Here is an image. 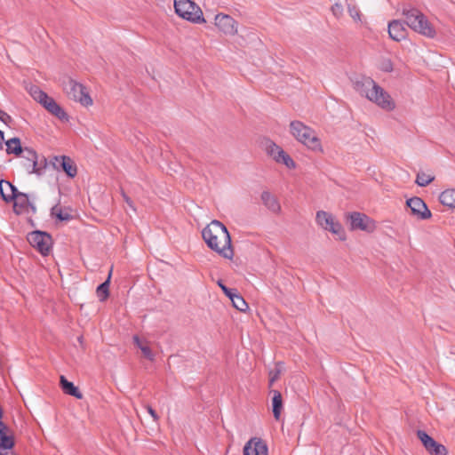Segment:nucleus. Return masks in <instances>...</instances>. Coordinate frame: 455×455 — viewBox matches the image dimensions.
<instances>
[{
    "label": "nucleus",
    "mask_w": 455,
    "mask_h": 455,
    "mask_svg": "<svg viewBox=\"0 0 455 455\" xmlns=\"http://www.w3.org/2000/svg\"><path fill=\"white\" fill-rule=\"evenodd\" d=\"M202 236L207 246L227 259H232L234 251L230 234L224 224L214 220L202 230Z\"/></svg>",
    "instance_id": "nucleus-1"
},
{
    "label": "nucleus",
    "mask_w": 455,
    "mask_h": 455,
    "mask_svg": "<svg viewBox=\"0 0 455 455\" xmlns=\"http://www.w3.org/2000/svg\"><path fill=\"white\" fill-rule=\"evenodd\" d=\"M355 86L369 100L374 102L382 109L386 111L395 109V103L390 94L371 77H363L360 81L355 83Z\"/></svg>",
    "instance_id": "nucleus-2"
},
{
    "label": "nucleus",
    "mask_w": 455,
    "mask_h": 455,
    "mask_svg": "<svg viewBox=\"0 0 455 455\" xmlns=\"http://www.w3.org/2000/svg\"><path fill=\"white\" fill-rule=\"evenodd\" d=\"M403 15L405 17V23L415 32L434 38L436 35L435 28L428 21L427 18L418 9L404 7Z\"/></svg>",
    "instance_id": "nucleus-3"
},
{
    "label": "nucleus",
    "mask_w": 455,
    "mask_h": 455,
    "mask_svg": "<svg viewBox=\"0 0 455 455\" xmlns=\"http://www.w3.org/2000/svg\"><path fill=\"white\" fill-rule=\"evenodd\" d=\"M293 137L308 149L315 152H323L322 143L316 132L300 121H292L290 124Z\"/></svg>",
    "instance_id": "nucleus-4"
},
{
    "label": "nucleus",
    "mask_w": 455,
    "mask_h": 455,
    "mask_svg": "<svg viewBox=\"0 0 455 455\" xmlns=\"http://www.w3.org/2000/svg\"><path fill=\"white\" fill-rule=\"evenodd\" d=\"M21 165L28 174L41 176L44 173L47 160L44 156L39 157L33 148L26 147L21 153Z\"/></svg>",
    "instance_id": "nucleus-5"
},
{
    "label": "nucleus",
    "mask_w": 455,
    "mask_h": 455,
    "mask_svg": "<svg viewBox=\"0 0 455 455\" xmlns=\"http://www.w3.org/2000/svg\"><path fill=\"white\" fill-rule=\"evenodd\" d=\"M29 94L31 97L40 103L49 113L55 116L59 119H66L67 114L62 109V108L46 92L42 91L38 86L32 85L30 86Z\"/></svg>",
    "instance_id": "nucleus-6"
},
{
    "label": "nucleus",
    "mask_w": 455,
    "mask_h": 455,
    "mask_svg": "<svg viewBox=\"0 0 455 455\" xmlns=\"http://www.w3.org/2000/svg\"><path fill=\"white\" fill-rule=\"evenodd\" d=\"M175 12L193 23L205 22L202 10L191 0H174Z\"/></svg>",
    "instance_id": "nucleus-7"
},
{
    "label": "nucleus",
    "mask_w": 455,
    "mask_h": 455,
    "mask_svg": "<svg viewBox=\"0 0 455 455\" xmlns=\"http://www.w3.org/2000/svg\"><path fill=\"white\" fill-rule=\"evenodd\" d=\"M315 221L323 229L338 235L339 240L344 241L346 239L342 225L336 220L331 213L325 211H318L316 212Z\"/></svg>",
    "instance_id": "nucleus-8"
},
{
    "label": "nucleus",
    "mask_w": 455,
    "mask_h": 455,
    "mask_svg": "<svg viewBox=\"0 0 455 455\" xmlns=\"http://www.w3.org/2000/svg\"><path fill=\"white\" fill-rule=\"evenodd\" d=\"M261 148L266 152V154L276 163L283 164L289 169L295 168L296 164L292 158L273 140L269 139H264L261 141Z\"/></svg>",
    "instance_id": "nucleus-9"
},
{
    "label": "nucleus",
    "mask_w": 455,
    "mask_h": 455,
    "mask_svg": "<svg viewBox=\"0 0 455 455\" xmlns=\"http://www.w3.org/2000/svg\"><path fill=\"white\" fill-rule=\"evenodd\" d=\"M64 90L70 99L81 103V105L84 107L92 105V100L83 84L70 79L66 84Z\"/></svg>",
    "instance_id": "nucleus-10"
},
{
    "label": "nucleus",
    "mask_w": 455,
    "mask_h": 455,
    "mask_svg": "<svg viewBox=\"0 0 455 455\" xmlns=\"http://www.w3.org/2000/svg\"><path fill=\"white\" fill-rule=\"evenodd\" d=\"M28 241L41 254L47 255L52 245L51 235L43 231L36 230L28 235Z\"/></svg>",
    "instance_id": "nucleus-11"
},
{
    "label": "nucleus",
    "mask_w": 455,
    "mask_h": 455,
    "mask_svg": "<svg viewBox=\"0 0 455 455\" xmlns=\"http://www.w3.org/2000/svg\"><path fill=\"white\" fill-rule=\"evenodd\" d=\"M346 217L352 230H362L371 233L375 229L374 221L364 213L353 212L347 213Z\"/></svg>",
    "instance_id": "nucleus-12"
},
{
    "label": "nucleus",
    "mask_w": 455,
    "mask_h": 455,
    "mask_svg": "<svg viewBox=\"0 0 455 455\" xmlns=\"http://www.w3.org/2000/svg\"><path fill=\"white\" fill-rule=\"evenodd\" d=\"M417 436L422 443L427 451L431 455H447L448 451L444 445L437 443L423 430L417 431Z\"/></svg>",
    "instance_id": "nucleus-13"
},
{
    "label": "nucleus",
    "mask_w": 455,
    "mask_h": 455,
    "mask_svg": "<svg viewBox=\"0 0 455 455\" xmlns=\"http://www.w3.org/2000/svg\"><path fill=\"white\" fill-rule=\"evenodd\" d=\"M406 204L411 213L419 220H427L432 215L425 202L418 196L408 199Z\"/></svg>",
    "instance_id": "nucleus-14"
},
{
    "label": "nucleus",
    "mask_w": 455,
    "mask_h": 455,
    "mask_svg": "<svg viewBox=\"0 0 455 455\" xmlns=\"http://www.w3.org/2000/svg\"><path fill=\"white\" fill-rule=\"evenodd\" d=\"M215 26L227 35H235L237 32V23L229 15L219 13L214 18Z\"/></svg>",
    "instance_id": "nucleus-15"
},
{
    "label": "nucleus",
    "mask_w": 455,
    "mask_h": 455,
    "mask_svg": "<svg viewBox=\"0 0 455 455\" xmlns=\"http://www.w3.org/2000/svg\"><path fill=\"white\" fill-rule=\"evenodd\" d=\"M52 164L55 169L59 170L60 167L65 173L70 177L74 178L76 175V167L73 163V160L66 156H54Z\"/></svg>",
    "instance_id": "nucleus-16"
},
{
    "label": "nucleus",
    "mask_w": 455,
    "mask_h": 455,
    "mask_svg": "<svg viewBox=\"0 0 455 455\" xmlns=\"http://www.w3.org/2000/svg\"><path fill=\"white\" fill-rule=\"evenodd\" d=\"M12 201L14 211L17 213L26 212L28 208H30L33 212H36V205L33 202L30 201L29 196L28 194L18 191L17 196H15Z\"/></svg>",
    "instance_id": "nucleus-17"
},
{
    "label": "nucleus",
    "mask_w": 455,
    "mask_h": 455,
    "mask_svg": "<svg viewBox=\"0 0 455 455\" xmlns=\"http://www.w3.org/2000/svg\"><path fill=\"white\" fill-rule=\"evenodd\" d=\"M244 455H267V444L260 439H251L243 448Z\"/></svg>",
    "instance_id": "nucleus-18"
},
{
    "label": "nucleus",
    "mask_w": 455,
    "mask_h": 455,
    "mask_svg": "<svg viewBox=\"0 0 455 455\" xmlns=\"http://www.w3.org/2000/svg\"><path fill=\"white\" fill-rule=\"evenodd\" d=\"M388 35L393 40L399 42L405 38L406 30L400 20H392L388 23Z\"/></svg>",
    "instance_id": "nucleus-19"
},
{
    "label": "nucleus",
    "mask_w": 455,
    "mask_h": 455,
    "mask_svg": "<svg viewBox=\"0 0 455 455\" xmlns=\"http://www.w3.org/2000/svg\"><path fill=\"white\" fill-rule=\"evenodd\" d=\"M17 188L10 181L5 180L0 181V195L4 202H12L15 196H17Z\"/></svg>",
    "instance_id": "nucleus-20"
},
{
    "label": "nucleus",
    "mask_w": 455,
    "mask_h": 455,
    "mask_svg": "<svg viewBox=\"0 0 455 455\" xmlns=\"http://www.w3.org/2000/svg\"><path fill=\"white\" fill-rule=\"evenodd\" d=\"M262 204L267 210L274 213H278L281 211V205L278 199L269 191L265 190L260 196Z\"/></svg>",
    "instance_id": "nucleus-21"
},
{
    "label": "nucleus",
    "mask_w": 455,
    "mask_h": 455,
    "mask_svg": "<svg viewBox=\"0 0 455 455\" xmlns=\"http://www.w3.org/2000/svg\"><path fill=\"white\" fill-rule=\"evenodd\" d=\"M60 384L65 394L72 395L77 399H81L83 397V395L78 388L64 376H60Z\"/></svg>",
    "instance_id": "nucleus-22"
},
{
    "label": "nucleus",
    "mask_w": 455,
    "mask_h": 455,
    "mask_svg": "<svg viewBox=\"0 0 455 455\" xmlns=\"http://www.w3.org/2000/svg\"><path fill=\"white\" fill-rule=\"evenodd\" d=\"M6 145V153L8 155H15L20 156L24 151V148L21 147L20 140L19 138H12L5 142Z\"/></svg>",
    "instance_id": "nucleus-23"
},
{
    "label": "nucleus",
    "mask_w": 455,
    "mask_h": 455,
    "mask_svg": "<svg viewBox=\"0 0 455 455\" xmlns=\"http://www.w3.org/2000/svg\"><path fill=\"white\" fill-rule=\"evenodd\" d=\"M272 398V410L275 419H280L281 411L283 409L282 395L279 391L274 390Z\"/></svg>",
    "instance_id": "nucleus-24"
},
{
    "label": "nucleus",
    "mask_w": 455,
    "mask_h": 455,
    "mask_svg": "<svg viewBox=\"0 0 455 455\" xmlns=\"http://www.w3.org/2000/svg\"><path fill=\"white\" fill-rule=\"evenodd\" d=\"M440 202L450 208H455V189L450 188L443 191L439 196Z\"/></svg>",
    "instance_id": "nucleus-25"
},
{
    "label": "nucleus",
    "mask_w": 455,
    "mask_h": 455,
    "mask_svg": "<svg viewBox=\"0 0 455 455\" xmlns=\"http://www.w3.org/2000/svg\"><path fill=\"white\" fill-rule=\"evenodd\" d=\"M133 341L147 359L154 361L155 355L146 342H142L137 335L133 336Z\"/></svg>",
    "instance_id": "nucleus-26"
},
{
    "label": "nucleus",
    "mask_w": 455,
    "mask_h": 455,
    "mask_svg": "<svg viewBox=\"0 0 455 455\" xmlns=\"http://www.w3.org/2000/svg\"><path fill=\"white\" fill-rule=\"evenodd\" d=\"M4 428V423L0 420V448H2L4 451H7V450L13 446V441L10 436L5 435Z\"/></svg>",
    "instance_id": "nucleus-27"
},
{
    "label": "nucleus",
    "mask_w": 455,
    "mask_h": 455,
    "mask_svg": "<svg viewBox=\"0 0 455 455\" xmlns=\"http://www.w3.org/2000/svg\"><path fill=\"white\" fill-rule=\"evenodd\" d=\"M435 180V176L425 172H419L416 176L415 183L419 187H426Z\"/></svg>",
    "instance_id": "nucleus-28"
},
{
    "label": "nucleus",
    "mask_w": 455,
    "mask_h": 455,
    "mask_svg": "<svg viewBox=\"0 0 455 455\" xmlns=\"http://www.w3.org/2000/svg\"><path fill=\"white\" fill-rule=\"evenodd\" d=\"M111 274L112 270H110L108 279L104 283H100L97 288V294L100 301H104L108 296Z\"/></svg>",
    "instance_id": "nucleus-29"
},
{
    "label": "nucleus",
    "mask_w": 455,
    "mask_h": 455,
    "mask_svg": "<svg viewBox=\"0 0 455 455\" xmlns=\"http://www.w3.org/2000/svg\"><path fill=\"white\" fill-rule=\"evenodd\" d=\"M233 306L241 312H245L248 309V304L244 299L237 292L230 298Z\"/></svg>",
    "instance_id": "nucleus-30"
},
{
    "label": "nucleus",
    "mask_w": 455,
    "mask_h": 455,
    "mask_svg": "<svg viewBox=\"0 0 455 455\" xmlns=\"http://www.w3.org/2000/svg\"><path fill=\"white\" fill-rule=\"evenodd\" d=\"M52 214L55 215L56 218L61 221H68L72 219V216L68 212L59 209L57 206L52 207Z\"/></svg>",
    "instance_id": "nucleus-31"
},
{
    "label": "nucleus",
    "mask_w": 455,
    "mask_h": 455,
    "mask_svg": "<svg viewBox=\"0 0 455 455\" xmlns=\"http://www.w3.org/2000/svg\"><path fill=\"white\" fill-rule=\"evenodd\" d=\"M379 68L387 73L393 71V62L389 58H382L379 63Z\"/></svg>",
    "instance_id": "nucleus-32"
},
{
    "label": "nucleus",
    "mask_w": 455,
    "mask_h": 455,
    "mask_svg": "<svg viewBox=\"0 0 455 455\" xmlns=\"http://www.w3.org/2000/svg\"><path fill=\"white\" fill-rule=\"evenodd\" d=\"M347 11H348V13L350 15V17L355 20V21H360L361 20V15H360V11L355 7V6H352V5H348L347 7Z\"/></svg>",
    "instance_id": "nucleus-33"
},
{
    "label": "nucleus",
    "mask_w": 455,
    "mask_h": 455,
    "mask_svg": "<svg viewBox=\"0 0 455 455\" xmlns=\"http://www.w3.org/2000/svg\"><path fill=\"white\" fill-rule=\"evenodd\" d=\"M0 121L6 125H11V124L12 123V118L6 112L0 109Z\"/></svg>",
    "instance_id": "nucleus-34"
},
{
    "label": "nucleus",
    "mask_w": 455,
    "mask_h": 455,
    "mask_svg": "<svg viewBox=\"0 0 455 455\" xmlns=\"http://www.w3.org/2000/svg\"><path fill=\"white\" fill-rule=\"evenodd\" d=\"M220 287L223 291V292L230 299L233 297L236 291L234 289L228 288L226 285L222 284L220 282L219 283Z\"/></svg>",
    "instance_id": "nucleus-35"
},
{
    "label": "nucleus",
    "mask_w": 455,
    "mask_h": 455,
    "mask_svg": "<svg viewBox=\"0 0 455 455\" xmlns=\"http://www.w3.org/2000/svg\"><path fill=\"white\" fill-rule=\"evenodd\" d=\"M331 12L336 17H339L343 12V7L340 4H335L331 7Z\"/></svg>",
    "instance_id": "nucleus-36"
},
{
    "label": "nucleus",
    "mask_w": 455,
    "mask_h": 455,
    "mask_svg": "<svg viewBox=\"0 0 455 455\" xmlns=\"http://www.w3.org/2000/svg\"><path fill=\"white\" fill-rule=\"evenodd\" d=\"M146 408H147L148 412L153 418V420L155 422H156L158 420V415L156 414V411L149 405H148Z\"/></svg>",
    "instance_id": "nucleus-37"
},
{
    "label": "nucleus",
    "mask_w": 455,
    "mask_h": 455,
    "mask_svg": "<svg viewBox=\"0 0 455 455\" xmlns=\"http://www.w3.org/2000/svg\"><path fill=\"white\" fill-rule=\"evenodd\" d=\"M124 198L125 200V202L130 205V206H132V201L130 200L129 197H127L125 195H124Z\"/></svg>",
    "instance_id": "nucleus-38"
},
{
    "label": "nucleus",
    "mask_w": 455,
    "mask_h": 455,
    "mask_svg": "<svg viewBox=\"0 0 455 455\" xmlns=\"http://www.w3.org/2000/svg\"><path fill=\"white\" fill-rule=\"evenodd\" d=\"M278 374H279V371H277L275 375H273V377L270 379V384H272L275 380V379L277 378Z\"/></svg>",
    "instance_id": "nucleus-39"
},
{
    "label": "nucleus",
    "mask_w": 455,
    "mask_h": 455,
    "mask_svg": "<svg viewBox=\"0 0 455 455\" xmlns=\"http://www.w3.org/2000/svg\"><path fill=\"white\" fill-rule=\"evenodd\" d=\"M0 455H13L12 452H9V451H0Z\"/></svg>",
    "instance_id": "nucleus-40"
},
{
    "label": "nucleus",
    "mask_w": 455,
    "mask_h": 455,
    "mask_svg": "<svg viewBox=\"0 0 455 455\" xmlns=\"http://www.w3.org/2000/svg\"><path fill=\"white\" fill-rule=\"evenodd\" d=\"M4 132L0 131V141L4 140Z\"/></svg>",
    "instance_id": "nucleus-41"
},
{
    "label": "nucleus",
    "mask_w": 455,
    "mask_h": 455,
    "mask_svg": "<svg viewBox=\"0 0 455 455\" xmlns=\"http://www.w3.org/2000/svg\"><path fill=\"white\" fill-rule=\"evenodd\" d=\"M78 341H79L80 343H82V342H83V339H82V337H79V338H78Z\"/></svg>",
    "instance_id": "nucleus-42"
}]
</instances>
